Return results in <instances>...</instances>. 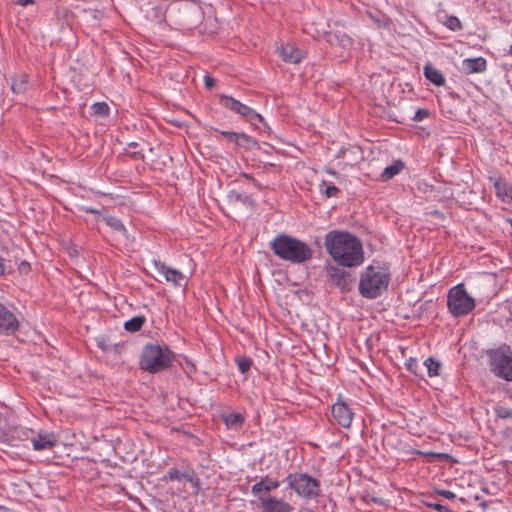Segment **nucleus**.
<instances>
[{
	"instance_id": "obj_44",
	"label": "nucleus",
	"mask_w": 512,
	"mask_h": 512,
	"mask_svg": "<svg viewBox=\"0 0 512 512\" xmlns=\"http://www.w3.org/2000/svg\"><path fill=\"white\" fill-rule=\"evenodd\" d=\"M416 366H417V362L414 359H410L409 362L407 363L408 370H410V371H414V367H416Z\"/></svg>"
},
{
	"instance_id": "obj_24",
	"label": "nucleus",
	"mask_w": 512,
	"mask_h": 512,
	"mask_svg": "<svg viewBox=\"0 0 512 512\" xmlns=\"http://www.w3.org/2000/svg\"><path fill=\"white\" fill-rule=\"evenodd\" d=\"M404 168V163L401 160H397L393 162L391 165L387 166L381 174L382 180H389L393 178L395 175L400 173V171Z\"/></svg>"
},
{
	"instance_id": "obj_10",
	"label": "nucleus",
	"mask_w": 512,
	"mask_h": 512,
	"mask_svg": "<svg viewBox=\"0 0 512 512\" xmlns=\"http://www.w3.org/2000/svg\"><path fill=\"white\" fill-rule=\"evenodd\" d=\"M326 276L328 281L339 288L341 291H350L355 282V276L353 273L347 271L343 266L340 265H326L325 266Z\"/></svg>"
},
{
	"instance_id": "obj_49",
	"label": "nucleus",
	"mask_w": 512,
	"mask_h": 512,
	"mask_svg": "<svg viewBox=\"0 0 512 512\" xmlns=\"http://www.w3.org/2000/svg\"><path fill=\"white\" fill-rule=\"evenodd\" d=\"M327 173H330V174H332V175H336V172H335V171H333V170H330V169H329V170H327Z\"/></svg>"
},
{
	"instance_id": "obj_1",
	"label": "nucleus",
	"mask_w": 512,
	"mask_h": 512,
	"mask_svg": "<svg viewBox=\"0 0 512 512\" xmlns=\"http://www.w3.org/2000/svg\"><path fill=\"white\" fill-rule=\"evenodd\" d=\"M325 248L337 264L356 267L362 264L364 253L359 239L344 231H330L325 236Z\"/></svg>"
},
{
	"instance_id": "obj_46",
	"label": "nucleus",
	"mask_w": 512,
	"mask_h": 512,
	"mask_svg": "<svg viewBox=\"0 0 512 512\" xmlns=\"http://www.w3.org/2000/svg\"><path fill=\"white\" fill-rule=\"evenodd\" d=\"M17 4L21 6H26L29 3H32V0H16Z\"/></svg>"
},
{
	"instance_id": "obj_32",
	"label": "nucleus",
	"mask_w": 512,
	"mask_h": 512,
	"mask_svg": "<svg viewBox=\"0 0 512 512\" xmlns=\"http://www.w3.org/2000/svg\"><path fill=\"white\" fill-rule=\"evenodd\" d=\"M186 477V472H181L177 469H170L167 473V475L164 476L163 480H170V481H182Z\"/></svg>"
},
{
	"instance_id": "obj_37",
	"label": "nucleus",
	"mask_w": 512,
	"mask_h": 512,
	"mask_svg": "<svg viewBox=\"0 0 512 512\" xmlns=\"http://www.w3.org/2000/svg\"><path fill=\"white\" fill-rule=\"evenodd\" d=\"M429 116V112L426 109H418L413 117L414 121H422Z\"/></svg>"
},
{
	"instance_id": "obj_23",
	"label": "nucleus",
	"mask_w": 512,
	"mask_h": 512,
	"mask_svg": "<svg viewBox=\"0 0 512 512\" xmlns=\"http://www.w3.org/2000/svg\"><path fill=\"white\" fill-rule=\"evenodd\" d=\"M238 147L244 148L246 150H251L254 148H258V142L252 138L251 136L247 135L246 133H237L235 142Z\"/></svg>"
},
{
	"instance_id": "obj_40",
	"label": "nucleus",
	"mask_w": 512,
	"mask_h": 512,
	"mask_svg": "<svg viewBox=\"0 0 512 512\" xmlns=\"http://www.w3.org/2000/svg\"><path fill=\"white\" fill-rule=\"evenodd\" d=\"M31 269L30 263L27 261H21L18 265V270L20 273L27 274Z\"/></svg>"
},
{
	"instance_id": "obj_35",
	"label": "nucleus",
	"mask_w": 512,
	"mask_h": 512,
	"mask_svg": "<svg viewBox=\"0 0 512 512\" xmlns=\"http://www.w3.org/2000/svg\"><path fill=\"white\" fill-rule=\"evenodd\" d=\"M495 414L498 418L501 419H511L512 418V409L505 406H496Z\"/></svg>"
},
{
	"instance_id": "obj_47",
	"label": "nucleus",
	"mask_w": 512,
	"mask_h": 512,
	"mask_svg": "<svg viewBox=\"0 0 512 512\" xmlns=\"http://www.w3.org/2000/svg\"><path fill=\"white\" fill-rule=\"evenodd\" d=\"M85 211L88 212V213H95V214L99 213L98 210L93 209V208H85Z\"/></svg>"
},
{
	"instance_id": "obj_2",
	"label": "nucleus",
	"mask_w": 512,
	"mask_h": 512,
	"mask_svg": "<svg viewBox=\"0 0 512 512\" xmlns=\"http://www.w3.org/2000/svg\"><path fill=\"white\" fill-rule=\"evenodd\" d=\"M274 254L282 260L300 264L310 260L313 250L305 242L287 234H280L270 242Z\"/></svg>"
},
{
	"instance_id": "obj_20",
	"label": "nucleus",
	"mask_w": 512,
	"mask_h": 512,
	"mask_svg": "<svg viewBox=\"0 0 512 512\" xmlns=\"http://www.w3.org/2000/svg\"><path fill=\"white\" fill-rule=\"evenodd\" d=\"M280 483L277 480H271L269 477L262 478L259 482L255 483L251 488V493L254 496L262 497L261 493H269L279 487Z\"/></svg>"
},
{
	"instance_id": "obj_51",
	"label": "nucleus",
	"mask_w": 512,
	"mask_h": 512,
	"mask_svg": "<svg viewBox=\"0 0 512 512\" xmlns=\"http://www.w3.org/2000/svg\"><path fill=\"white\" fill-rule=\"evenodd\" d=\"M509 53L512 55V45L509 48Z\"/></svg>"
},
{
	"instance_id": "obj_17",
	"label": "nucleus",
	"mask_w": 512,
	"mask_h": 512,
	"mask_svg": "<svg viewBox=\"0 0 512 512\" xmlns=\"http://www.w3.org/2000/svg\"><path fill=\"white\" fill-rule=\"evenodd\" d=\"M278 52L287 63L297 64L304 58V52L290 44L278 48Z\"/></svg>"
},
{
	"instance_id": "obj_28",
	"label": "nucleus",
	"mask_w": 512,
	"mask_h": 512,
	"mask_svg": "<svg viewBox=\"0 0 512 512\" xmlns=\"http://www.w3.org/2000/svg\"><path fill=\"white\" fill-rule=\"evenodd\" d=\"M424 366L427 368V372L430 377L438 376L440 374L439 371L441 369V363L439 361L430 357L425 360Z\"/></svg>"
},
{
	"instance_id": "obj_41",
	"label": "nucleus",
	"mask_w": 512,
	"mask_h": 512,
	"mask_svg": "<svg viewBox=\"0 0 512 512\" xmlns=\"http://www.w3.org/2000/svg\"><path fill=\"white\" fill-rule=\"evenodd\" d=\"M221 134L226 137L229 141L235 142L237 132L233 131H221Z\"/></svg>"
},
{
	"instance_id": "obj_9",
	"label": "nucleus",
	"mask_w": 512,
	"mask_h": 512,
	"mask_svg": "<svg viewBox=\"0 0 512 512\" xmlns=\"http://www.w3.org/2000/svg\"><path fill=\"white\" fill-rule=\"evenodd\" d=\"M219 103L224 108L240 115L243 117L246 121L250 122L251 124H256L257 122H263V117L257 113L254 109L251 107L241 103L240 101L234 99L231 96L228 95H220L219 96Z\"/></svg>"
},
{
	"instance_id": "obj_7",
	"label": "nucleus",
	"mask_w": 512,
	"mask_h": 512,
	"mask_svg": "<svg viewBox=\"0 0 512 512\" xmlns=\"http://www.w3.org/2000/svg\"><path fill=\"white\" fill-rule=\"evenodd\" d=\"M288 486L300 497L307 499L320 495V483L317 479L305 473L289 474L286 478Z\"/></svg>"
},
{
	"instance_id": "obj_15",
	"label": "nucleus",
	"mask_w": 512,
	"mask_h": 512,
	"mask_svg": "<svg viewBox=\"0 0 512 512\" xmlns=\"http://www.w3.org/2000/svg\"><path fill=\"white\" fill-rule=\"evenodd\" d=\"M332 415L341 426L347 428L351 425L353 413L345 403H335L332 406Z\"/></svg>"
},
{
	"instance_id": "obj_50",
	"label": "nucleus",
	"mask_w": 512,
	"mask_h": 512,
	"mask_svg": "<svg viewBox=\"0 0 512 512\" xmlns=\"http://www.w3.org/2000/svg\"><path fill=\"white\" fill-rule=\"evenodd\" d=\"M129 146H131V147H135V146H136V143H134V142H133V143H130V144H129Z\"/></svg>"
},
{
	"instance_id": "obj_6",
	"label": "nucleus",
	"mask_w": 512,
	"mask_h": 512,
	"mask_svg": "<svg viewBox=\"0 0 512 512\" xmlns=\"http://www.w3.org/2000/svg\"><path fill=\"white\" fill-rule=\"evenodd\" d=\"M447 306L453 316L460 317L475 308V300L467 293L463 284H458L449 290Z\"/></svg>"
},
{
	"instance_id": "obj_26",
	"label": "nucleus",
	"mask_w": 512,
	"mask_h": 512,
	"mask_svg": "<svg viewBox=\"0 0 512 512\" xmlns=\"http://www.w3.org/2000/svg\"><path fill=\"white\" fill-rule=\"evenodd\" d=\"M145 321V316L137 315L124 323V329L128 332H137L142 328Z\"/></svg>"
},
{
	"instance_id": "obj_39",
	"label": "nucleus",
	"mask_w": 512,
	"mask_h": 512,
	"mask_svg": "<svg viewBox=\"0 0 512 512\" xmlns=\"http://www.w3.org/2000/svg\"><path fill=\"white\" fill-rule=\"evenodd\" d=\"M339 192V189L333 185H327L325 189V194L328 198L334 197Z\"/></svg>"
},
{
	"instance_id": "obj_42",
	"label": "nucleus",
	"mask_w": 512,
	"mask_h": 512,
	"mask_svg": "<svg viewBox=\"0 0 512 512\" xmlns=\"http://www.w3.org/2000/svg\"><path fill=\"white\" fill-rule=\"evenodd\" d=\"M438 494L447 499H454L456 497V495L450 490H439Z\"/></svg>"
},
{
	"instance_id": "obj_21",
	"label": "nucleus",
	"mask_w": 512,
	"mask_h": 512,
	"mask_svg": "<svg viewBox=\"0 0 512 512\" xmlns=\"http://www.w3.org/2000/svg\"><path fill=\"white\" fill-rule=\"evenodd\" d=\"M327 41L331 46H337L344 50L350 49L353 44L352 39L348 35L340 32H332L327 34Z\"/></svg>"
},
{
	"instance_id": "obj_31",
	"label": "nucleus",
	"mask_w": 512,
	"mask_h": 512,
	"mask_svg": "<svg viewBox=\"0 0 512 512\" xmlns=\"http://www.w3.org/2000/svg\"><path fill=\"white\" fill-rule=\"evenodd\" d=\"M236 363L239 371L244 374L251 368L252 360L246 356H239L236 358Z\"/></svg>"
},
{
	"instance_id": "obj_5",
	"label": "nucleus",
	"mask_w": 512,
	"mask_h": 512,
	"mask_svg": "<svg viewBox=\"0 0 512 512\" xmlns=\"http://www.w3.org/2000/svg\"><path fill=\"white\" fill-rule=\"evenodd\" d=\"M166 17L176 25L193 27L203 18L200 4L194 0H176L166 9Z\"/></svg>"
},
{
	"instance_id": "obj_4",
	"label": "nucleus",
	"mask_w": 512,
	"mask_h": 512,
	"mask_svg": "<svg viewBox=\"0 0 512 512\" xmlns=\"http://www.w3.org/2000/svg\"><path fill=\"white\" fill-rule=\"evenodd\" d=\"M390 272L379 263L367 266L360 275L359 292L367 299H375L387 290Z\"/></svg>"
},
{
	"instance_id": "obj_30",
	"label": "nucleus",
	"mask_w": 512,
	"mask_h": 512,
	"mask_svg": "<svg viewBox=\"0 0 512 512\" xmlns=\"http://www.w3.org/2000/svg\"><path fill=\"white\" fill-rule=\"evenodd\" d=\"M94 115L98 116H108L109 114V106L105 102H96L91 107Z\"/></svg>"
},
{
	"instance_id": "obj_12",
	"label": "nucleus",
	"mask_w": 512,
	"mask_h": 512,
	"mask_svg": "<svg viewBox=\"0 0 512 512\" xmlns=\"http://www.w3.org/2000/svg\"><path fill=\"white\" fill-rule=\"evenodd\" d=\"M226 202L229 206L234 208L245 207L251 210L255 205L254 200L248 194L236 189H232L227 193Z\"/></svg>"
},
{
	"instance_id": "obj_27",
	"label": "nucleus",
	"mask_w": 512,
	"mask_h": 512,
	"mask_svg": "<svg viewBox=\"0 0 512 512\" xmlns=\"http://www.w3.org/2000/svg\"><path fill=\"white\" fill-rule=\"evenodd\" d=\"M223 420L228 428H237L244 422V417L240 413H230Z\"/></svg>"
},
{
	"instance_id": "obj_8",
	"label": "nucleus",
	"mask_w": 512,
	"mask_h": 512,
	"mask_svg": "<svg viewBox=\"0 0 512 512\" xmlns=\"http://www.w3.org/2000/svg\"><path fill=\"white\" fill-rule=\"evenodd\" d=\"M489 357L491 371L506 381H512V353L509 347L491 350Z\"/></svg>"
},
{
	"instance_id": "obj_11",
	"label": "nucleus",
	"mask_w": 512,
	"mask_h": 512,
	"mask_svg": "<svg viewBox=\"0 0 512 512\" xmlns=\"http://www.w3.org/2000/svg\"><path fill=\"white\" fill-rule=\"evenodd\" d=\"M263 512H292L293 506L281 498L259 497Z\"/></svg>"
},
{
	"instance_id": "obj_3",
	"label": "nucleus",
	"mask_w": 512,
	"mask_h": 512,
	"mask_svg": "<svg viewBox=\"0 0 512 512\" xmlns=\"http://www.w3.org/2000/svg\"><path fill=\"white\" fill-rule=\"evenodd\" d=\"M174 359L175 355L167 345L147 343L141 351L139 366L145 372L156 374L169 369Z\"/></svg>"
},
{
	"instance_id": "obj_43",
	"label": "nucleus",
	"mask_w": 512,
	"mask_h": 512,
	"mask_svg": "<svg viewBox=\"0 0 512 512\" xmlns=\"http://www.w3.org/2000/svg\"><path fill=\"white\" fill-rule=\"evenodd\" d=\"M204 83H205L206 88H208V89H211L215 86V80L208 75L205 76Z\"/></svg>"
},
{
	"instance_id": "obj_34",
	"label": "nucleus",
	"mask_w": 512,
	"mask_h": 512,
	"mask_svg": "<svg viewBox=\"0 0 512 512\" xmlns=\"http://www.w3.org/2000/svg\"><path fill=\"white\" fill-rule=\"evenodd\" d=\"M444 24L452 31H457L462 28L461 22L456 16H448Z\"/></svg>"
},
{
	"instance_id": "obj_48",
	"label": "nucleus",
	"mask_w": 512,
	"mask_h": 512,
	"mask_svg": "<svg viewBox=\"0 0 512 512\" xmlns=\"http://www.w3.org/2000/svg\"><path fill=\"white\" fill-rule=\"evenodd\" d=\"M372 500H373V502H375V503H379V504H380V503H383V501H382V500H378L377 498H373Z\"/></svg>"
},
{
	"instance_id": "obj_25",
	"label": "nucleus",
	"mask_w": 512,
	"mask_h": 512,
	"mask_svg": "<svg viewBox=\"0 0 512 512\" xmlns=\"http://www.w3.org/2000/svg\"><path fill=\"white\" fill-rule=\"evenodd\" d=\"M28 88L26 75H20L12 79L11 89L15 94H23Z\"/></svg>"
},
{
	"instance_id": "obj_13",
	"label": "nucleus",
	"mask_w": 512,
	"mask_h": 512,
	"mask_svg": "<svg viewBox=\"0 0 512 512\" xmlns=\"http://www.w3.org/2000/svg\"><path fill=\"white\" fill-rule=\"evenodd\" d=\"M18 326L15 315L0 303V334H12Z\"/></svg>"
},
{
	"instance_id": "obj_36",
	"label": "nucleus",
	"mask_w": 512,
	"mask_h": 512,
	"mask_svg": "<svg viewBox=\"0 0 512 512\" xmlns=\"http://www.w3.org/2000/svg\"><path fill=\"white\" fill-rule=\"evenodd\" d=\"M184 480L189 482L196 491L200 490V480L194 472H186V477Z\"/></svg>"
},
{
	"instance_id": "obj_22",
	"label": "nucleus",
	"mask_w": 512,
	"mask_h": 512,
	"mask_svg": "<svg viewBox=\"0 0 512 512\" xmlns=\"http://www.w3.org/2000/svg\"><path fill=\"white\" fill-rule=\"evenodd\" d=\"M424 76L436 86H443L445 84V77L442 72L431 64H426L424 66Z\"/></svg>"
},
{
	"instance_id": "obj_29",
	"label": "nucleus",
	"mask_w": 512,
	"mask_h": 512,
	"mask_svg": "<svg viewBox=\"0 0 512 512\" xmlns=\"http://www.w3.org/2000/svg\"><path fill=\"white\" fill-rule=\"evenodd\" d=\"M104 221L106 222V224L109 227H111L115 231H118V232H125L126 231L123 223L117 217H113V216L105 217Z\"/></svg>"
},
{
	"instance_id": "obj_19",
	"label": "nucleus",
	"mask_w": 512,
	"mask_h": 512,
	"mask_svg": "<svg viewBox=\"0 0 512 512\" xmlns=\"http://www.w3.org/2000/svg\"><path fill=\"white\" fill-rule=\"evenodd\" d=\"M486 68L487 63L483 57L467 58L462 61V69L466 74L482 73Z\"/></svg>"
},
{
	"instance_id": "obj_16",
	"label": "nucleus",
	"mask_w": 512,
	"mask_h": 512,
	"mask_svg": "<svg viewBox=\"0 0 512 512\" xmlns=\"http://www.w3.org/2000/svg\"><path fill=\"white\" fill-rule=\"evenodd\" d=\"M29 432L23 428H14L7 432L0 430V441L8 443L11 446H18L19 442L28 440Z\"/></svg>"
},
{
	"instance_id": "obj_14",
	"label": "nucleus",
	"mask_w": 512,
	"mask_h": 512,
	"mask_svg": "<svg viewBox=\"0 0 512 512\" xmlns=\"http://www.w3.org/2000/svg\"><path fill=\"white\" fill-rule=\"evenodd\" d=\"M156 271L163 276L167 282L173 283L175 286H182L185 282V276L182 272L167 267L164 263L154 262Z\"/></svg>"
},
{
	"instance_id": "obj_38",
	"label": "nucleus",
	"mask_w": 512,
	"mask_h": 512,
	"mask_svg": "<svg viewBox=\"0 0 512 512\" xmlns=\"http://www.w3.org/2000/svg\"><path fill=\"white\" fill-rule=\"evenodd\" d=\"M427 506L433 508L434 510L436 511H439V512H454L452 511L450 508H448L447 506H444L442 504H438V503H427Z\"/></svg>"
},
{
	"instance_id": "obj_45",
	"label": "nucleus",
	"mask_w": 512,
	"mask_h": 512,
	"mask_svg": "<svg viewBox=\"0 0 512 512\" xmlns=\"http://www.w3.org/2000/svg\"><path fill=\"white\" fill-rule=\"evenodd\" d=\"M6 269H7V267L4 264V259L0 258V276L4 274Z\"/></svg>"
},
{
	"instance_id": "obj_33",
	"label": "nucleus",
	"mask_w": 512,
	"mask_h": 512,
	"mask_svg": "<svg viewBox=\"0 0 512 512\" xmlns=\"http://www.w3.org/2000/svg\"><path fill=\"white\" fill-rule=\"evenodd\" d=\"M495 188L497 191V194L501 196L502 198H511V192L512 189L506 184V183H499L497 182L495 184Z\"/></svg>"
},
{
	"instance_id": "obj_18",
	"label": "nucleus",
	"mask_w": 512,
	"mask_h": 512,
	"mask_svg": "<svg viewBox=\"0 0 512 512\" xmlns=\"http://www.w3.org/2000/svg\"><path fill=\"white\" fill-rule=\"evenodd\" d=\"M33 449L36 451L52 449L57 441L53 434L39 433L37 437L31 439Z\"/></svg>"
}]
</instances>
